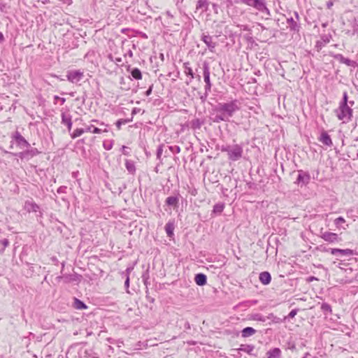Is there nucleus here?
I'll use <instances>...</instances> for the list:
<instances>
[{
	"instance_id": "obj_17",
	"label": "nucleus",
	"mask_w": 358,
	"mask_h": 358,
	"mask_svg": "<svg viewBox=\"0 0 358 358\" xmlns=\"http://www.w3.org/2000/svg\"><path fill=\"white\" fill-rule=\"evenodd\" d=\"M127 71L130 73L132 78L135 80L142 79V73L138 68H131L130 65L127 66Z\"/></svg>"
},
{
	"instance_id": "obj_42",
	"label": "nucleus",
	"mask_w": 358,
	"mask_h": 358,
	"mask_svg": "<svg viewBox=\"0 0 358 358\" xmlns=\"http://www.w3.org/2000/svg\"><path fill=\"white\" fill-rule=\"evenodd\" d=\"M169 150L172 153H180V148L178 145H170L169 146Z\"/></svg>"
},
{
	"instance_id": "obj_43",
	"label": "nucleus",
	"mask_w": 358,
	"mask_h": 358,
	"mask_svg": "<svg viewBox=\"0 0 358 358\" xmlns=\"http://www.w3.org/2000/svg\"><path fill=\"white\" fill-rule=\"evenodd\" d=\"M163 148H164L163 144H160L157 148L156 155H157V158L158 159H161L162 155L163 153Z\"/></svg>"
},
{
	"instance_id": "obj_24",
	"label": "nucleus",
	"mask_w": 358,
	"mask_h": 358,
	"mask_svg": "<svg viewBox=\"0 0 358 358\" xmlns=\"http://www.w3.org/2000/svg\"><path fill=\"white\" fill-rule=\"evenodd\" d=\"M183 68H184V73L187 76H189L191 77L190 80L187 81L186 83L187 85H189V83L192 81V80L194 78V73L192 68L189 66V62H185L183 64Z\"/></svg>"
},
{
	"instance_id": "obj_26",
	"label": "nucleus",
	"mask_w": 358,
	"mask_h": 358,
	"mask_svg": "<svg viewBox=\"0 0 358 358\" xmlns=\"http://www.w3.org/2000/svg\"><path fill=\"white\" fill-rule=\"evenodd\" d=\"M266 318L268 320H271L272 322L275 324L285 322L287 320V317H284L283 319H281L277 316H275L273 313H269L268 316H266Z\"/></svg>"
},
{
	"instance_id": "obj_52",
	"label": "nucleus",
	"mask_w": 358,
	"mask_h": 358,
	"mask_svg": "<svg viewBox=\"0 0 358 358\" xmlns=\"http://www.w3.org/2000/svg\"><path fill=\"white\" fill-rule=\"evenodd\" d=\"M122 62V59L121 57H115L114 63H115L117 65H120Z\"/></svg>"
},
{
	"instance_id": "obj_3",
	"label": "nucleus",
	"mask_w": 358,
	"mask_h": 358,
	"mask_svg": "<svg viewBox=\"0 0 358 358\" xmlns=\"http://www.w3.org/2000/svg\"><path fill=\"white\" fill-rule=\"evenodd\" d=\"M334 113L339 120H342L343 123H348L352 120L353 111L349 106L339 105Z\"/></svg>"
},
{
	"instance_id": "obj_53",
	"label": "nucleus",
	"mask_w": 358,
	"mask_h": 358,
	"mask_svg": "<svg viewBox=\"0 0 358 358\" xmlns=\"http://www.w3.org/2000/svg\"><path fill=\"white\" fill-rule=\"evenodd\" d=\"M143 283L146 287V291H145V293L148 294V285L150 284V282H149V280H146V281H143Z\"/></svg>"
},
{
	"instance_id": "obj_41",
	"label": "nucleus",
	"mask_w": 358,
	"mask_h": 358,
	"mask_svg": "<svg viewBox=\"0 0 358 358\" xmlns=\"http://www.w3.org/2000/svg\"><path fill=\"white\" fill-rule=\"evenodd\" d=\"M348 93L346 92H344V93L343 94L342 101L340 102L339 105L348 106Z\"/></svg>"
},
{
	"instance_id": "obj_39",
	"label": "nucleus",
	"mask_w": 358,
	"mask_h": 358,
	"mask_svg": "<svg viewBox=\"0 0 358 358\" xmlns=\"http://www.w3.org/2000/svg\"><path fill=\"white\" fill-rule=\"evenodd\" d=\"M252 319L255 321H259V322H266V320H267L266 317H265L259 313L253 315Z\"/></svg>"
},
{
	"instance_id": "obj_59",
	"label": "nucleus",
	"mask_w": 358,
	"mask_h": 358,
	"mask_svg": "<svg viewBox=\"0 0 358 358\" xmlns=\"http://www.w3.org/2000/svg\"><path fill=\"white\" fill-rule=\"evenodd\" d=\"M127 55H128V56H129V57H133V52H132V51L129 50L127 52V53H126V54L124 55V56H127Z\"/></svg>"
},
{
	"instance_id": "obj_5",
	"label": "nucleus",
	"mask_w": 358,
	"mask_h": 358,
	"mask_svg": "<svg viewBox=\"0 0 358 358\" xmlns=\"http://www.w3.org/2000/svg\"><path fill=\"white\" fill-rule=\"evenodd\" d=\"M245 4L252 6L260 12L265 13L266 15H270V10L266 7L265 0H242Z\"/></svg>"
},
{
	"instance_id": "obj_44",
	"label": "nucleus",
	"mask_w": 358,
	"mask_h": 358,
	"mask_svg": "<svg viewBox=\"0 0 358 358\" xmlns=\"http://www.w3.org/2000/svg\"><path fill=\"white\" fill-rule=\"evenodd\" d=\"M130 271H131L130 268H127L126 269L127 278H126V280H125V282H124V286H125L126 288H129V274Z\"/></svg>"
},
{
	"instance_id": "obj_10",
	"label": "nucleus",
	"mask_w": 358,
	"mask_h": 358,
	"mask_svg": "<svg viewBox=\"0 0 358 358\" xmlns=\"http://www.w3.org/2000/svg\"><path fill=\"white\" fill-rule=\"evenodd\" d=\"M310 176L308 172L303 171V170L298 171V176L296 183L301 186L306 185L310 182Z\"/></svg>"
},
{
	"instance_id": "obj_25",
	"label": "nucleus",
	"mask_w": 358,
	"mask_h": 358,
	"mask_svg": "<svg viewBox=\"0 0 358 358\" xmlns=\"http://www.w3.org/2000/svg\"><path fill=\"white\" fill-rule=\"evenodd\" d=\"M256 333V330L250 327H247L241 331V336L243 338H248Z\"/></svg>"
},
{
	"instance_id": "obj_19",
	"label": "nucleus",
	"mask_w": 358,
	"mask_h": 358,
	"mask_svg": "<svg viewBox=\"0 0 358 358\" xmlns=\"http://www.w3.org/2000/svg\"><path fill=\"white\" fill-rule=\"evenodd\" d=\"M287 23L289 25V28L290 31L299 32L301 28V25L299 22L295 20L293 17L288 18L287 20Z\"/></svg>"
},
{
	"instance_id": "obj_4",
	"label": "nucleus",
	"mask_w": 358,
	"mask_h": 358,
	"mask_svg": "<svg viewBox=\"0 0 358 358\" xmlns=\"http://www.w3.org/2000/svg\"><path fill=\"white\" fill-rule=\"evenodd\" d=\"M40 153L41 152L37 148H31L30 146L29 148H26V150L24 151L11 154L15 157H19L21 160L28 162Z\"/></svg>"
},
{
	"instance_id": "obj_1",
	"label": "nucleus",
	"mask_w": 358,
	"mask_h": 358,
	"mask_svg": "<svg viewBox=\"0 0 358 358\" xmlns=\"http://www.w3.org/2000/svg\"><path fill=\"white\" fill-rule=\"evenodd\" d=\"M241 101L238 99H233L229 102L218 103L215 108L214 111L217 113H222L228 120L230 121V118L234 115L240 110L241 109Z\"/></svg>"
},
{
	"instance_id": "obj_54",
	"label": "nucleus",
	"mask_w": 358,
	"mask_h": 358,
	"mask_svg": "<svg viewBox=\"0 0 358 358\" xmlns=\"http://www.w3.org/2000/svg\"><path fill=\"white\" fill-rule=\"evenodd\" d=\"M100 124L105 127V128L103 129H102V132H108V130L107 129V127L108 126L107 124H105L103 122H101Z\"/></svg>"
},
{
	"instance_id": "obj_57",
	"label": "nucleus",
	"mask_w": 358,
	"mask_h": 358,
	"mask_svg": "<svg viewBox=\"0 0 358 358\" xmlns=\"http://www.w3.org/2000/svg\"><path fill=\"white\" fill-rule=\"evenodd\" d=\"M126 149H127V147H126L124 145H123L122 147V150L123 154L125 155H128V153L127 152V150Z\"/></svg>"
},
{
	"instance_id": "obj_48",
	"label": "nucleus",
	"mask_w": 358,
	"mask_h": 358,
	"mask_svg": "<svg viewBox=\"0 0 358 358\" xmlns=\"http://www.w3.org/2000/svg\"><path fill=\"white\" fill-rule=\"evenodd\" d=\"M67 187L66 186H60L57 192L58 194H65L66 191Z\"/></svg>"
},
{
	"instance_id": "obj_12",
	"label": "nucleus",
	"mask_w": 358,
	"mask_h": 358,
	"mask_svg": "<svg viewBox=\"0 0 358 358\" xmlns=\"http://www.w3.org/2000/svg\"><path fill=\"white\" fill-rule=\"evenodd\" d=\"M327 252L330 251L333 255L340 256H351L356 254V252L351 249H338V248H329L326 250Z\"/></svg>"
},
{
	"instance_id": "obj_31",
	"label": "nucleus",
	"mask_w": 358,
	"mask_h": 358,
	"mask_svg": "<svg viewBox=\"0 0 358 358\" xmlns=\"http://www.w3.org/2000/svg\"><path fill=\"white\" fill-rule=\"evenodd\" d=\"M204 122L199 118L194 119L191 121V127L193 129H200Z\"/></svg>"
},
{
	"instance_id": "obj_27",
	"label": "nucleus",
	"mask_w": 358,
	"mask_h": 358,
	"mask_svg": "<svg viewBox=\"0 0 358 358\" xmlns=\"http://www.w3.org/2000/svg\"><path fill=\"white\" fill-rule=\"evenodd\" d=\"M165 231L169 237H171L173 235V231L175 229L174 223L172 222H168L165 225Z\"/></svg>"
},
{
	"instance_id": "obj_6",
	"label": "nucleus",
	"mask_w": 358,
	"mask_h": 358,
	"mask_svg": "<svg viewBox=\"0 0 358 358\" xmlns=\"http://www.w3.org/2000/svg\"><path fill=\"white\" fill-rule=\"evenodd\" d=\"M12 141H14L20 149L29 148V143L21 135L18 131H15L11 134Z\"/></svg>"
},
{
	"instance_id": "obj_36",
	"label": "nucleus",
	"mask_w": 358,
	"mask_h": 358,
	"mask_svg": "<svg viewBox=\"0 0 358 358\" xmlns=\"http://www.w3.org/2000/svg\"><path fill=\"white\" fill-rule=\"evenodd\" d=\"M224 208V203H217L214 205L213 213L215 214H220Z\"/></svg>"
},
{
	"instance_id": "obj_9",
	"label": "nucleus",
	"mask_w": 358,
	"mask_h": 358,
	"mask_svg": "<svg viewBox=\"0 0 358 358\" xmlns=\"http://www.w3.org/2000/svg\"><path fill=\"white\" fill-rule=\"evenodd\" d=\"M201 40L206 45L210 52H215L217 43L213 41V36L208 34L203 33L201 36Z\"/></svg>"
},
{
	"instance_id": "obj_21",
	"label": "nucleus",
	"mask_w": 358,
	"mask_h": 358,
	"mask_svg": "<svg viewBox=\"0 0 358 358\" xmlns=\"http://www.w3.org/2000/svg\"><path fill=\"white\" fill-rule=\"evenodd\" d=\"M194 281L199 286H203L207 283V277L203 273H197L195 275Z\"/></svg>"
},
{
	"instance_id": "obj_29",
	"label": "nucleus",
	"mask_w": 358,
	"mask_h": 358,
	"mask_svg": "<svg viewBox=\"0 0 358 358\" xmlns=\"http://www.w3.org/2000/svg\"><path fill=\"white\" fill-rule=\"evenodd\" d=\"M85 132H90L92 134H101L102 133V129H99L93 124L87 125L85 128Z\"/></svg>"
},
{
	"instance_id": "obj_45",
	"label": "nucleus",
	"mask_w": 358,
	"mask_h": 358,
	"mask_svg": "<svg viewBox=\"0 0 358 358\" xmlns=\"http://www.w3.org/2000/svg\"><path fill=\"white\" fill-rule=\"evenodd\" d=\"M298 309H293L288 314V315H287L286 317H287V320L289 318H293L295 317V315L297 314L298 313Z\"/></svg>"
},
{
	"instance_id": "obj_35",
	"label": "nucleus",
	"mask_w": 358,
	"mask_h": 358,
	"mask_svg": "<svg viewBox=\"0 0 358 358\" xmlns=\"http://www.w3.org/2000/svg\"><path fill=\"white\" fill-rule=\"evenodd\" d=\"M321 310L324 315H330L332 313L331 306L327 303H322Z\"/></svg>"
},
{
	"instance_id": "obj_63",
	"label": "nucleus",
	"mask_w": 358,
	"mask_h": 358,
	"mask_svg": "<svg viewBox=\"0 0 358 358\" xmlns=\"http://www.w3.org/2000/svg\"><path fill=\"white\" fill-rule=\"evenodd\" d=\"M213 8L214 9V10L215 11V13H217V5L216 3H213Z\"/></svg>"
},
{
	"instance_id": "obj_20",
	"label": "nucleus",
	"mask_w": 358,
	"mask_h": 358,
	"mask_svg": "<svg viewBox=\"0 0 358 358\" xmlns=\"http://www.w3.org/2000/svg\"><path fill=\"white\" fill-rule=\"evenodd\" d=\"M259 281L264 285H267L271 282V275L268 271H263L259 273Z\"/></svg>"
},
{
	"instance_id": "obj_56",
	"label": "nucleus",
	"mask_w": 358,
	"mask_h": 358,
	"mask_svg": "<svg viewBox=\"0 0 358 358\" xmlns=\"http://www.w3.org/2000/svg\"><path fill=\"white\" fill-rule=\"evenodd\" d=\"M334 3L332 1H329L327 3V8L330 9L331 8V6H333Z\"/></svg>"
},
{
	"instance_id": "obj_22",
	"label": "nucleus",
	"mask_w": 358,
	"mask_h": 358,
	"mask_svg": "<svg viewBox=\"0 0 358 358\" xmlns=\"http://www.w3.org/2000/svg\"><path fill=\"white\" fill-rule=\"evenodd\" d=\"M209 1L208 0H198L196 2V9L201 10V13L206 12L208 9Z\"/></svg>"
},
{
	"instance_id": "obj_8",
	"label": "nucleus",
	"mask_w": 358,
	"mask_h": 358,
	"mask_svg": "<svg viewBox=\"0 0 358 358\" xmlns=\"http://www.w3.org/2000/svg\"><path fill=\"white\" fill-rule=\"evenodd\" d=\"M84 77L83 71L80 70H73L67 71L66 78L72 83H77Z\"/></svg>"
},
{
	"instance_id": "obj_37",
	"label": "nucleus",
	"mask_w": 358,
	"mask_h": 358,
	"mask_svg": "<svg viewBox=\"0 0 358 358\" xmlns=\"http://www.w3.org/2000/svg\"><path fill=\"white\" fill-rule=\"evenodd\" d=\"M133 120V117L131 118H127V119H119L116 122L115 125L118 130L121 129L122 125L126 124L130 122H131Z\"/></svg>"
},
{
	"instance_id": "obj_16",
	"label": "nucleus",
	"mask_w": 358,
	"mask_h": 358,
	"mask_svg": "<svg viewBox=\"0 0 358 358\" xmlns=\"http://www.w3.org/2000/svg\"><path fill=\"white\" fill-rule=\"evenodd\" d=\"M318 140L324 145L331 147L333 145L331 136L326 131H323Z\"/></svg>"
},
{
	"instance_id": "obj_33",
	"label": "nucleus",
	"mask_w": 358,
	"mask_h": 358,
	"mask_svg": "<svg viewBox=\"0 0 358 358\" xmlns=\"http://www.w3.org/2000/svg\"><path fill=\"white\" fill-rule=\"evenodd\" d=\"M125 167L127 170L131 174H134L136 171V167L134 162L127 159L125 162Z\"/></svg>"
},
{
	"instance_id": "obj_50",
	"label": "nucleus",
	"mask_w": 358,
	"mask_h": 358,
	"mask_svg": "<svg viewBox=\"0 0 358 358\" xmlns=\"http://www.w3.org/2000/svg\"><path fill=\"white\" fill-rule=\"evenodd\" d=\"M210 92H206V91H205L204 94L203 95H201L200 99L201 100L202 102H205L206 101L207 97H208V96Z\"/></svg>"
},
{
	"instance_id": "obj_30",
	"label": "nucleus",
	"mask_w": 358,
	"mask_h": 358,
	"mask_svg": "<svg viewBox=\"0 0 358 358\" xmlns=\"http://www.w3.org/2000/svg\"><path fill=\"white\" fill-rule=\"evenodd\" d=\"M213 122L219 123L220 122H229L228 118L225 117L222 113H217L212 118Z\"/></svg>"
},
{
	"instance_id": "obj_49",
	"label": "nucleus",
	"mask_w": 358,
	"mask_h": 358,
	"mask_svg": "<svg viewBox=\"0 0 358 358\" xmlns=\"http://www.w3.org/2000/svg\"><path fill=\"white\" fill-rule=\"evenodd\" d=\"M103 148L106 150H110L112 149L113 148V143L111 142L107 143L106 142L103 143Z\"/></svg>"
},
{
	"instance_id": "obj_61",
	"label": "nucleus",
	"mask_w": 358,
	"mask_h": 358,
	"mask_svg": "<svg viewBox=\"0 0 358 358\" xmlns=\"http://www.w3.org/2000/svg\"><path fill=\"white\" fill-rule=\"evenodd\" d=\"M108 57L111 62H114L115 57L111 54L108 55Z\"/></svg>"
},
{
	"instance_id": "obj_47",
	"label": "nucleus",
	"mask_w": 358,
	"mask_h": 358,
	"mask_svg": "<svg viewBox=\"0 0 358 358\" xmlns=\"http://www.w3.org/2000/svg\"><path fill=\"white\" fill-rule=\"evenodd\" d=\"M54 100H55V103H56L55 101H57V100L60 101L62 105H63L65 103V101H66V99L65 98L59 97L57 95H55L54 96Z\"/></svg>"
},
{
	"instance_id": "obj_7",
	"label": "nucleus",
	"mask_w": 358,
	"mask_h": 358,
	"mask_svg": "<svg viewBox=\"0 0 358 358\" xmlns=\"http://www.w3.org/2000/svg\"><path fill=\"white\" fill-rule=\"evenodd\" d=\"M203 80L206 83L204 90L207 92H211V88L213 86V84L210 81V67L208 63L206 62H203Z\"/></svg>"
},
{
	"instance_id": "obj_64",
	"label": "nucleus",
	"mask_w": 358,
	"mask_h": 358,
	"mask_svg": "<svg viewBox=\"0 0 358 358\" xmlns=\"http://www.w3.org/2000/svg\"><path fill=\"white\" fill-rule=\"evenodd\" d=\"M136 108H134L132 110V112H131V115H132V116H133L134 114H136Z\"/></svg>"
},
{
	"instance_id": "obj_2",
	"label": "nucleus",
	"mask_w": 358,
	"mask_h": 358,
	"mask_svg": "<svg viewBox=\"0 0 358 358\" xmlns=\"http://www.w3.org/2000/svg\"><path fill=\"white\" fill-rule=\"evenodd\" d=\"M221 151L227 152L228 159L234 162L240 159L243 152L242 146L238 144L222 146Z\"/></svg>"
},
{
	"instance_id": "obj_28",
	"label": "nucleus",
	"mask_w": 358,
	"mask_h": 358,
	"mask_svg": "<svg viewBox=\"0 0 358 358\" xmlns=\"http://www.w3.org/2000/svg\"><path fill=\"white\" fill-rule=\"evenodd\" d=\"M73 307L77 310H83L87 308L83 301L77 298H74Z\"/></svg>"
},
{
	"instance_id": "obj_13",
	"label": "nucleus",
	"mask_w": 358,
	"mask_h": 358,
	"mask_svg": "<svg viewBox=\"0 0 358 358\" xmlns=\"http://www.w3.org/2000/svg\"><path fill=\"white\" fill-rule=\"evenodd\" d=\"M180 197V196L178 192L173 196H170L166 198L165 201V204L167 206L173 207V208H178Z\"/></svg>"
},
{
	"instance_id": "obj_38",
	"label": "nucleus",
	"mask_w": 358,
	"mask_h": 358,
	"mask_svg": "<svg viewBox=\"0 0 358 358\" xmlns=\"http://www.w3.org/2000/svg\"><path fill=\"white\" fill-rule=\"evenodd\" d=\"M85 132V128L76 129L71 134V136L72 138H76L77 137L80 136Z\"/></svg>"
},
{
	"instance_id": "obj_62",
	"label": "nucleus",
	"mask_w": 358,
	"mask_h": 358,
	"mask_svg": "<svg viewBox=\"0 0 358 358\" xmlns=\"http://www.w3.org/2000/svg\"><path fill=\"white\" fill-rule=\"evenodd\" d=\"M294 15L297 22H299V15L297 12H294Z\"/></svg>"
},
{
	"instance_id": "obj_46",
	"label": "nucleus",
	"mask_w": 358,
	"mask_h": 358,
	"mask_svg": "<svg viewBox=\"0 0 358 358\" xmlns=\"http://www.w3.org/2000/svg\"><path fill=\"white\" fill-rule=\"evenodd\" d=\"M143 281H146L150 279V275L148 270H146L142 275Z\"/></svg>"
},
{
	"instance_id": "obj_14",
	"label": "nucleus",
	"mask_w": 358,
	"mask_h": 358,
	"mask_svg": "<svg viewBox=\"0 0 358 358\" xmlns=\"http://www.w3.org/2000/svg\"><path fill=\"white\" fill-rule=\"evenodd\" d=\"M331 38V34H322L320 36V40L316 42L315 48L319 52L322 48L328 43Z\"/></svg>"
},
{
	"instance_id": "obj_18",
	"label": "nucleus",
	"mask_w": 358,
	"mask_h": 358,
	"mask_svg": "<svg viewBox=\"0 0 358 358\" xmlns=\"http://www.w3.org/2000/svg\"><path fill=\"white\" fill-rule=\"evenodd\" d=\"M62 123L67 127L68 131L70 132L72 128L71 116L70 114L62 113Z\"/></svg>"
},
{
	"instance_id": "obj_51",
	"label": "nucleus",
	"mask_w": 358,
	"mask_h": 358,
	"mask_svg": "<svg viewBox=\"0 0 358 358\" xmlns=\"http://www.w3.org/2000/svg\"><path fill=\"white\" fill-rule=\"evenodd\" d=\"M152 88H153V85H151L149 87V88L145 91V95L147 96H150L152 94Z\"/></svg>"
},
{
	"instance_id": "obj_55",
	"label": "nucleus",
	"mask_w": 358,
	"mask_h": 358,
	"mask_svg": "<svg viewBox=\"0 0 358 358\" xmlns=\"http://www.w3.org/2000/svg\"><path fill=\"white\" fill-rule=\"evenodd\" d=\"M148 294H149V292H148V294H146V298H147V299H148L149 301H150V302L153 303V302L155 301L154 298H152V297H151V296H150Z\"/></svg>"
},
{
	"instance_id": "obj_15",
	"label": "nucleus",
	"mask_w": 358,
	"mask_h": 358,
	"mask_svg": "<svg viewBox=\"0 0 358 358\" xmlns=\"http://www.w3.org/2000/svg\"><path fill=\"white\" fill-rule=\"evenodd\" d=\"M24 210H26L28 213L31 212H38L40 210V206L35 203L32 199L27 200L24 202Z\"/></svg>"
},
{
	"instance_id": "obj_58",
	"label": "nucleus",
	"mask_w": 358,
	"mask_h": 358,
	"mask_svg": "<svg viewBox=\"0 0 358 358\" xmlns=\"http://www.w3.org/2000/svg\"><path fill=\"white\" fill-rule=\"evenodd\" d=\"M5 38L3 34L0 31V43H2L4 41Z\"/></svg>"
},
{
	"instance_id": "obj_34",
	"label": "nucleus",
	"mask_w": 358,
	"mask_h": 358,
	"mask_svg": "<svg viewBox=\"0 0 358 358\" xmlns=\"http://www.w3.org/2000/svg\"><path fill=\"white\" fill-rule=\"evenodd\" d=\"M345 223V220L343 217H338L334 220V224L338 229H345L346 227L343 226Z\"/></svg>"
},
{
	"instance_id": "obj_60",
	"label": "nucleus",
	"mask_w": 358,
	"mask_h": 358,
	"mask_svg": "<svg viewBox=\"0 0 358 358\" xmlns=\"http://www.w3.org/2000/svg\"><path fill=\"white\" fill-rule=\"evenodd\" d=\"M166 15L168 17H171V18H173V15L171 14V13L169 10H167V11L166 12Z\"/></svg>"
},
{
	"instance_id": "obj_23",
	"label": "nucleus",
	"mask_w": 358,
	"mask_h": 358,
	"mask_svg": "<svg viewBox=\"0 0 358 358\" xmlns=\"http://www.w3.org/2000/svg\"><path fill=\"white\" fill-rule=\"evenodd\" d=\"M267 358H280L281 350L278 348H274L266 352Z\"/></svg>"
},
{
	"instance_id": "obj_40",
	"label": "nucleus",
	"mask_w": 358,
	"mask_h": 358,
	"mask_svg": "<svg viewBox=\"0 0 358 358\" xmlns=\"http://www.w3.org/2000/svg\"><path fill=\"white\" fill-rule=\"evenodd\" d=\"M0 245H2V248H0V252L3 253L6 247L9 245V241L7 238L0 240Z\"/></svg>"
},
{
	"instance_id": "obj_32",
	"label": "nucleus",
	"mask_w": 358,
	"mask_h": 358,
	"mask_svg": "<svg viewBox=\"0 0 358 358\" xmlns=\"http://www.w3.org/2000/svg\"><path fill=\"white\" fill-rule=\"evenodd\" d=\"M334 58L338 60L341 63L345 64L348 66L351 65L352 61L348 58L344 57L341 54L335 55Z\"/></svg>"
},
{
	"instance_id": "obj_11",
	"label": "nucleus",
	"mask_w": 358,
	"mask_h": 358,
	"mask_svg": "<svg viewBox=\"0 0 358 358\" xmlns=\"http://www.w3.org/2000/svg\"><path fill=\"white\" fill-rule=\"evenodd\" d=\"M320 237L324 241L330 243H338L341 241V238L337 234L329 231L322 232Z\"/></svg>"
}]
</instances>
